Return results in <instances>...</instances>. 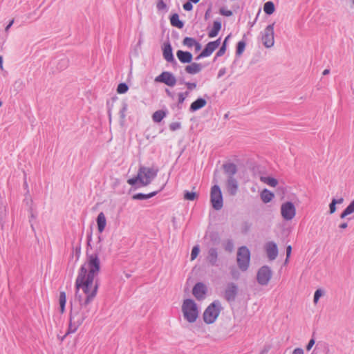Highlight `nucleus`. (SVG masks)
I'll list each match as a JSON object with an SVG mask.
<instances>
[{
	"instance_id": "obj_1",
	"label": "nucleus",
	"mask_w": 354,
	"mask_h": 354,
	"mask_svg": "<svg viewBox=\"0 0 354 354\" xmlns=\"http://www.w3.org/2000/svg\"><path fill=\"white\" fill-rule=\"evenodd\" d=\"M97 281L77 277L75 280L76 297L80 304L79 308H72L67 334L74 333L88 317L91 312L90 304L97 295Z\"/></svg>"
},
{
	"instance_id": "obj_2",
	"label": "nucleus",
	"mask_w": 354,
	"mask_h": 354,
	"mask_svg": "<svg viewBox=\"0 0 354 354\" xmlns=\"http://www.w3.org/2000/svg\"><path fill=\"white\" fill-rule=\"evenodd\" d=\"M102 236H98V241L92 251L87 250L85 262L82 265L77 274V277L97 281V276L100 271V254L102 252L103 245L102 243Z\"/></svg>"
},
{
	"instance_id": "obj_3",
	"label": "nucleus",
	"mask_w": 354,
	"mask_h": 354,
	"mask_svg": "<svg viewBox=\"0 0 354 354\" xmlns=\"http://www.w3.org/2000/svg\"><path fill=\"white\" fill-rule=\"evenodd\" d=\"M158 172L157 168L140 166L137 176L129 178L127 183L130 185H136L138 183L141 186H147L156 177Z\"/></svg>"
},
{
	"instance_id": "obj_4",
	"label": "nucleus",
	"mask_w": 354,
	"mask_h": 354,
	"mask_svg": "<svg viewBox=\"0 0 354 354\" xmlns=\"http://www.w3.org/2000/svg\"><path fill=\"white\" fill-rule=\"evenodd\" d=\"M181 311L184 319L189 324H193L199 317L201 308L193 299H186L183 301Z\"/></svg>"
},
{
	"instance_id": "obj_5",
	"label": "nucleus",
	"mask_w": 354,
	"mask_h": 354,
	"mask_svg": "<svg viewBox=\"0 0 354 354\" xmlns=\"http://www.w3.org/2000/svg\"><path fill=\"white\" fill-rule=\"evenodd\" d=\"M221 306L219 301L212 303L203 313V320L207 324L215 322L221 312Z\"/></svg>"
},
{
	"instance_id": "obj_6",
	"label": "nucleus",
	"mask_w": 354,
	"mask_h": 354,
	"mask_svg": "<svg viewBox=\"0 0 354 354\" xmlns=\"http://www.w3.org/2000/svg\"><path fill=\"white\" fill-rule=\"evenodd\" d=\"M250 261V252L245 246H242L239 248L237 252V263L239 268L245 271L248 270Z\"/></svg>"
},
{
	"instance_id": "obj_7",
	"label": "nucleus",
	"mask_w": 354,
	"mask_h": 354,
	"mask_svg": "<svg viewBox=\"0 0 354 354\" xmlns=\"http://www.w3.org/2000/svg\"><path fill=\"white\" fill-rule=\"evenodd\" d=\"M210 201L212 207L216 210H219L223 207V200L221 190L218 185H215L211 188Z\"/></svg>"
},
{
	"instance_id": "obj_8",
	"label": "nucleus",
	"mask_w": 354,
	"mask_h": 354,
	"mask_svg": "<svg viewBox=\"0 0 354 354\" xmlns=\"http://www.w3.org/2000/svg\"><path fill=\"white\" fill-rule=\"evenodd\" d=\"M274 24H270L261 32V41L266 48H271L274 44Z\"/></svg>"
},
{
	"instance_id": "obj_9",
	"label": "nucleus",
	"mask_w": 354,
	"mask_h": 354,
	"mask_svg": "<svg viewBox=\"0 0 354 354\" xmlns=\"http://www.w3.org/2000/svg\"><path fill=\"white\" fill-rule=\"evenodd\" d=\"M280 212L285 221H291L296 215V207L293 203L286 201L281 204Z\"/></svg>"
},
{
	"instance_id": "obj_10",
	"label": "nucleus",
	"mask_w": 354,
	"mask_h": 354,
	"mask_svg": "<svg viewBox=\"0 0 354 354\" xmlns=\"http://www.w3.org/2000/svg\"><path fill=\"white\" fill-rule=\"evenodd\" d=\"M272 277V270L270 267L264 266L261 267L257 272V279L261 286L267 285Z\"/></svg>"
},
{
	"instance_id": "obj_11",
	"label": "nucleus",
	"mask_w": 354,
	"mask_h": 354,
	"mask_svg": "<svg viewBox=\"0 0 354 354\" xmlns=\"http://www.w3.org/2000/svg\"><path fill=\"white\" fill-rule=\"evenodd\" d=\"M155 82L164 83L170 87H173L176 85L177 80L173 73L168 71H164L156 77Z\"/></svg>"
},
{
	"instance_id": "obj_12",
	"label": "nucleus",
	"mask_w": 354,
	"mask_h": 354,
	"mask_svg": "<svg viewBox=\"0 0 354 354\" xmlns=\"http://www.w3.org/2000/svg\"><path fill=\"white\" fill-rule=\"evenodd\" d=\"M221 44V38L218 39L209 41L205 46L203 50L196 57V60H199L201 58L207 57L210 56L212 53L220 46Z\"/></svg>"
},
{
	"instance_id": "obj_13",
	"label": "nucleus",
	"mask_w": 354,
	"mask_h": 354,
	"mask_svg": "<svg viewBox=\"0 0 354 354\" xmlns=\"http://www.w3.org/2000/svg\"><path fill=\"white\" fill-rule=\"evenodd\" d=\"M206 291L205 285L203 283H197L193 288L192 293L197 299L201 300L205 298Z\"/></svg>"
},
{
	"instance_id": "obj_14",
	"label": "nucleus",
	"mask_w": 354,
	"mask_h": 354,
	"mask_svg": "<svg viewBox=\"0 0 354 354\" xmlns=\"http://www.w3.org/2000/svg\"><path fill=\"white\" fill-rule=\"evenodd\" d=\"M265 249L270 260H274L277 258L278 255V248L274 242H268L265 245Z\"/></svg>"
},
{
	"instance_id": "obj_15",
	"label": "nucleus",
	"mask_w": 354,
	"mask_h": 354,
	"mask_svg": "<svg viewBox=\"0 0 354 354\" xmlns=\"http://www.w3.org/2000/svg\"><path fill=\"white\" fill-rule=\"evenodd\" d=\"M218 254L216 248H210L207 253L206 260L212 266H217Z\"/></svg>"
},
{
	"instance_id": "obj_16",
	"label": "nucleus",
	"mask_w": 354,
	"mask_h": 354,
	"mask_svg": "<svg viewBox=\"0 0 354 354\" xmlns=\"http://www.w3.org/2000/svg\"><path fill=\"white\" fill-rule=\"evenodd\" d=\"M237 290L238 288L234 283H229L225 292V297L227 301H234L236 296Z\"/></svg>"
},
{
	"instance_id": "obj_17",
	"label": "nucleus",
	"mask_w": 354,
	"mask_h": 354,
	"mask_svg": "<svg viewBox=\"0 0 354 354\" xmlns=\"http://www.w3.org/2000/svg\"><path fill=\"white\" fill-rule=\"evenodd\" d=\"M226 186L230 194L234 196L237 193L239 185L237 180L233 176L228 177Z\"/></svg>"
},
{
	"instance_id": "obj_18",
	"label": "nucleus",
	"mask_w": 354,
	"mask_h": 354,
	"mask_svg": "<svg viewBox=\"0 0 354 354\" xmlns=\"http://www.w3.org/2000/svg\"><path fill=\"white\" fill-rule=\"evenodd\" d=\"M162 51L163 57L166 61L171 63L175 62V59L172 53V48L169 42L164 44Z\"/></svg>"
},
{
	"instance_id": "obj_19",
	"label": "nucleus",
	"mask_w": 354,
	"mask_h": 354,
	"mask_svg": "<svg viewBox=\"0 0 354 354\" xmlns=\"http://www.w3.org/2000/svg\"><path fill=\"white\" fill-rule=\"evenodd\" d=\"M203 66L200 63L192 62L189 65L186 66L185 71L190 75H195L200 73Z\"/></svg>"
},
{
	"instance_id": "obj_20",
	"label": "nucleus",
	"mask_w": 354,
	"mask_h": 354,
	"mask_svg": "<svg viewBox=\"0 0 354 354\" xmlns=\"http://www.w3.org/2000/svg\"><path fill=\"white\" fill-rule=\"evenodd\" d=\"M176 56L181 63L188 64L192 62V54L189 52L179 50L176 52Z\"/></svg>"
},
{
	"instance_id": "obj_21",
	"label": "nucleus",
	"mask_w": 354,
	"mask_h": 354,
	"mask_svg": "<svg viewBox=\"0 0 354 354\" xmlns=\"http://www.w3.org/2000/svg\"><path fill=\"white\" fill-rule=\"evenodd\" d=\"M207 104V101L203 98H198L196 100L193 102L189 107V111L191 112L196 111L202 108H203Z\"/></svg>"
},
{
	"instance_id": "obj_22",
	"label": "nucleus",
	"mask_w": 354,
	"mask_h": 354,
	"mask_svg": "<svg viewBox=\"0 0 354 354\" xmlns=\"http://www.w3.org/2000/svg\"><path fill=\"white\" fill-rule=\"evenodd\" d=\"M96 221H97L98 232L100 233L103 232L106 227V216L103 212L99 213V214L97 215Z\"/></svg>"
},
{
	"instance_id": "obj_23",
	"label": "nucleus",
	"mask_w": 354,
	"mask_h": 354,
	"mask_svg": "<svg viewBox=\"0 0 354 354\" xmlns=\"http://www.w3.org/2000/svg\"><path fill=\"white\" fill-rule=\"evenodd\" d=\"M221 29V22L219 20H215L213 23L212 28L208 32V37L210 38L215 37L218 35Z\"/></svg>"
},
{
	"instance_id": "obj_24",
	"label": "nucleus",
	"mask_w": 354,
	"mask_h": 354,
	"mask_svg": "<svg viewBox=\"0 0 354 354\" xmlns=\"http://www.w3.org/2000/svg\"><path fill=\"white\" fill-rule=\"evenodd\" d=\"M274 196V194L267 189H263L261 193V198L265 203L270 202L273 199Z\"/></svg>"
},
{
	"instance_id": "obj_25",
	"label": "nucleus",
	"mask_w": 354,
	"mask_h": 354,
	"mask_svg": "<svg viewBox=\"0 0 354 354\" xmlns=\"http://www.w3.org/2000/svg\"><path fill=\"white\" fill-rule=\"evenodd\" d=\"M167 115V111L158 110L153 113L152 120L154 122H160Z\"/></svg>"
},
{
	"instance_id": "obj_26",
	"label": "nucleus",
	"mask_w": 354,
	"mask_h": 354,
	"mask_svg": "<svg viewBox=\"0 0 354 354\" xmlns=\"http://www.w3.org/2000/svg\"><path fill=\"white\" fill-rule=\"evenodd\" d=\"M223 169L229 176H233L236 173V166L233 163H227L223 165Z\"/></svg>"
},
{
	"instance_id": "obj_27",
	"label": "nucleus",
	"mask_w": 354,
	"mask_h": 354,
	"mask_svg": "<svg viewBox=\"0 0 354 354\" xmlns=\"http://www.w3.org/2000/svg\"><path fill=\"white\" fill-rule=\"evenodd\" d=\"M170 23L173 26L178 28H182L184 26L183 22L179 19V16L176 13L171 16Z\"/></svg>"
},
{
	"instance_id": "obj_28",
	"label": "nucleus",
	"mask_w": 354,
	"mask_h": 354,
	"mask_svg": "<svg viewBox=\"0 0 354 354\" xmlns=\"http://www.w3.org/2000/svg\"><path fill=\"white\" fill-rule=\"evenodd\" d=\"M158 193V192H151L147 194L138 193V194H134L133 196V199H134V200H146V199H149V198L153 197Z\"/></svg>"
},
{
	"instance_id": "obj_29",
	"label": "nucleus",
	"mask_w": 354,
	"mask_h": 354,
	"mask_svg": "<svg viewBox=\"0 0 354 354\" xmlns=\"http://www.w3.org/2000/svg\"><path fill=\"white\" fill-rule=\"evenodd\" d=\"M260 180L263 183L272 187H276L278 184L277 180L274 178L270 176H261Z\"/></svg>"
},
{
	"instance_id": "obj_30",
	"label": "nucleus",
	"mask_w": 354,
	"mask_h": 354,
	"mask_svg": "<svg viewBox=\"0 0 354 354\" xmlns=\"http://www.w3.org/2000/svg\"><path fill=\"white\" fill-rule=\"evenodd\" d=\"M354 212V200L346 207L344 212L341 214L340 218H344L347 216Z\"/></svg>"
},
{
	"instance_id": "obj_31",
	"label": "nucleus",
	"mask_w": 354,
	"mask_h": 354,
	"mask_svg": "<svg viewBox=\"0 0 354 354\" xmlns=\"http://www.w3.org/2000/svg\"><path fill=\"white\" fill-rule=\"evenodd\" d=\"M274 5L272 1H267L263 6V11L267 15H272L274 12Z\"/></svg>"
},
{
	"instance_id": "obj_32",
	"label": "nucleus",
	"mask_w": 354,
	"mask_h": 354,
	"mask_svg": "<svg viewBox=\"0 0 354 354\" xmlns=\"http://www.w3.org/2000/svg\"><path fill=\"white\" fill-rule=\"evenodd\" d=\"M59 301L60 311L62 313H64V311L65 310V305L66 303V293L64 292H60Z\"/></svg>"
},
{
	"instance_id": "obj_33",
	"label": "nucleus",
	"mask_w": 354,
	"mask_h": 354,
	"mask_svg": "<svg viewBox=\"0 0 354 354\" xmlns=\"http://www.w3.org/2000/svg\"><path fill=\"white\" fill-rule=\"evenodd\" d=\"M183 44L188 48H192L196 44V40L194 38L187 37L183 39Z\"/></svg>"
},
{
	"instance_id": "obj_34",
	"label": "nucleus",
	"mask_w": 354,
	"mask_h": 354,
	"mask_svg": "<svg viewBox=\"0 0 354 354\" xmlns=\"http://www.w3.org/2000/svg\"><path fill=\"white\" fill-rule=\"evenodd\" d=\"M324 294V292L323 290L322 289H317L315 292V294H314V297H313V303L315 304H317L319 301V299H320L321 297H322Z\"/></svg>"
},
{
	"instance_id": "obj_35",
	"label": "nucleus",
	"mask_w": 354,
	"mask_h": 354,
	"mask_svg": "<svg viewBox=\"0 0 354 354\" xmlns=\"http://www.w3.org/2000/svg\"><path fill=\"white\" fill-rule=\"evenodd\" d=\"M200 252V247L198 245H196L193 247L191 252V260H194L198 255Z\"/></svg>"
},
{
	"instance_id": "obj_36",
	"label": "nucleus",
	"mask_w": 354,
	"mask_h": 354,
	"mask_svg": "<svg viewBox=\"0 0 354 354\" xmlns=\"http://www.w3.org/2000/svg\"><path fill=\"white\" fill-rule=\"evenodd\" d=\"M245 47V44L244 41H239V43L237 44V47H236V53L238 55H241L243 53V52L244 51Z\"/></svg>"
},
{
	"instance_id": "obj_37",
	"label": "nucleus",
	"mask_w": 354,
	"mask_h": 354,
	"mask_svg": "<svg viewBox=\"0 0 354 354\" xmlns=\"http://www.w3.org/2000/svg\"><path fill=\"white\" fill-rule=\"evenodd\" d=\"M128 86L125 83H120L118 86L117 91L118 93L123 94L128 91Z\"/></svg>"
},
{
	"instance_id": "obj_38",
	"label": "nucleus",
	"mask_w": 354,
	"mask_h": 354,
	"mask_svg": "<svg viewBox=\"0 0 354 354\" xmlns=\"http://www.w3.org/2000/svg\"><path fill=\"white\" fill-rule=\"evenodd\" d=\"M196 197V194L195 192H185V195H184V198L186 200H188V201H194Z\"/></svg>"
},
{
	"instance_id": "obj_39",
	"label": "nucleus",
	"mask_w": 354,
	"mask_h": 354,
	"mask_svg": "<svg viewBox=\"0 0 354 354\" xmlns=\"http://www.w3.org/2000/svg\"><path fill=\"white\" fill-rule=\"evenodd\" d=\"M181 128V124L178 122H174L169 124V129L172 131H175Z\"/></svg>"
},
{
	"instance_id": "obj_40",
	"label": "nucleus",
	"mask_w": 354,
	"mask_h": 354,
	"mask_svg": "<svg viewBox=\"0 0 354 354\" xmlns=\"http://www.w3.org/2000/svg\"><path fill=\"white\" fill-rule=\"evenodd\" d=\"M127 111V104L124 103L122 109L120 111V118L124 119L126 117V111Z\"/></svg>"
},
{
	"instance_id": "obj_41",
	"label": "nucleus",
	"mask_w": 354,
	"mask_h": 354,
	"mask_svg": "<svg viewBox=\"0 0 354 354\" xmlns=\"http://www.w3.org/2000/svg\"><path fill=\"white\" fill-rule=\"evenodd\" d=\"M225 249L228 252H232L234 250V243L232 241L229 240L227 241L225 245Z\"/></svg>"
},
{
	"instance_id": "obj_42",
	"label": "nucleus",
	"mask_w": 354,
	"mask_h": 354,
	"mask_svg": "<svg viewBox=\"0 0 354 354\" xmlns=\"http://www.w3.org/2000/svg\"><path fill=\"white\" fill-rule=\"evenodd\" d=\"M225 50L226 48H225V45H222L220 49L216 53L214 59H216L217 57L223 56L225 54Z\"/></svg>"
},
{
	"instance_id": "obj_43",
	"label": "nucleus",
	"mask_w": 354,
	"mask_h": 354,
	"mask_svg": "<svg viewBox=\"0 0 354 354\" xmlns=\"http://www.w3.org/2000/svg\"><path fill=\"white\" fill-rule=\"evenodd\" d=\"M219 12L221 15H222L223 16H226V17H230V16L232 15V12L231 10H226L223 8L220 9Z\"/></svg>"
},
{
	"instance_id": "obj_44",
	"label": "nucleus",
	"mask_w": 354,
	"mask_h": 354,
	"mask_svg": "<svg viewBox=\"0 0 354 354\" xmlns=\"http://www.w3.org/2000/svg\"><path fill=\"white\" fill-rule=\"evenodd\" d=\"M183 9L186 11H191L193 9V6L192 2L189 0L186 3H185L183 6Z\"/></svg>"
},
{
	"instance_id": "obj_45",
	"label": "nucleus",
	"mask_w": 354,
	"mask_h": 354,
	"mask_svg": "<svg viewBox=\"0 0 354 354\" xmlns=\"http://www.w3.org/2000/svg\"><path fill=\"white\" fill-rule=\"evenodd\" d=\"M185 84L186 87L187 88V89L189 91H192V90L195 89L197 86L196 83H195V82H185Z\"/></svg>"
},
{
	"instance_id": "obj_46",
	"label": "nucleus",
	"mask_w": 354,
	"mask_h": 354,
	"mask_svg": "<svg viewBox=\"0 0 354 354\" xmlns=\"http://www.w3.org/2000/svg\"><path fill=\"white\" fill-rule=\"evenodd\" d=\"M336 202L335 201H331L330 205H329V209H330V214H333L335 212L336 210Z\"/></svg>"
},
{
	"instance_id": "obj_47",
	"label": "nucleus",
	"mask_w": 354,
	"mask_h": 354,
	"mask_svg": "<svg viewBox=\"0 0 354 354\" xmlns=\"http://www.w3.org/2000/svg\"><path fill=\"white\" fill-rule=\"evenodd\" d=\"M315 343V341L313 338L310 339V341L308 342V343L306 346V350L310 351L312 348V347L314 346Z\"/></svg>"
},
{
	"instance_id": "obj_48",
	"label": "nucleus",
	"mask_w": 354,
	"mask_h": 354,
	"mask_svg": "<svg viewBox=\"0 0 354 354\" xmlns=\"http://www.w3.org/2000/svg\"><path fill=\"white\" fill-rule=\"evenodd\" d=\"M178 104H183L185 100V95H184V93H179L178 95Z\"/></svg>"
},
{
	"instance_id": "obj_49",
	"label": "nucleus",
	"mask_w": 354,
	"mask_h": 354,
	"mask_svg": "<svg viewBox=\"0 0 354 354\" xmlns=\"http://www.w3.org/2000/svg\"><path fill=\"white\" fill-rule=\"evenodd\" d=\"M292 354H304V353L302 348H297L293 350Z\"/></svg>"
},
{
	"instance_id": "obj_50",
	"label": "nucleus",
	"mask_w": 354,
	"mask_h": 354,
	"mask_svg": "<svg viewBox=\"0 0 354 354\" xmlns=\"http://www.w3.org/2000/svg\"><path fill=\"white\" fill-rule=\"evenodd\" d=\"M226 73V69L225 68H222L219 70L218 71V77H221L222 76H223Z\"/></svg>"
},
{
	"instance_id": "obj_51",
	"label": "nucleus",
	"mask_w": 354,
	"mask_h": 354,
	"mask_svg": "<svg viewBox=\"0 0 354 354\" xmlns=\"http://www.w3.org/2000/svg\"><path fill=\"white\" fill-rule=\"evenodd\" d=\"M166 7V5L165 3L162 1H160L157 4V8L160 10V9H163Z\"/></svg>"
},
{
	"instance_id": "obj_52",
	"label": "nucleus",
	"mask_w": 354,
	"mask_h": 354,
	"mask_svg": "<svg viewBox=\"0 0 354 354\" xmlns=\"http://www.w3.org/2000/svg\"><path fill=\"white\" fill-rule=\"evenodd\" d=\"M291 252H292V247H291V245L287 246V248H286V256H287L288 258H290Z\"/></svg>"
},
{
	"instance_id": "obj_53",
	"label": "nucleus",
	"mask_w": 354,
	"mask_h": 354,
	"mask_svg": "<svg viewBox=\"0 0 354 354\" xmlns=\"http://www.w3.org/2000/svg\"><path fill=\"white\" fill-rule=\"evenodd\" d=\"M14 24V19H12L9 24L6 26V28H5V30L6 32L8 31V30L10 28V27L12 26V24Z\"/></svg>"
},
{
	"instance_id": "obj_54",
	"label": "nucleus",
	"mask_w": 354,
	"mask_h": 354,
	"mask_svg": "<svg viewBox=\"0 0 354 354\" xmlns=\"http://www.w3.org/2000/svg\"><path fill=\"white\" fill-rule=\"evenodd\" d=\"M62 62H63V66L60 67V69H63L68 64V60L66 59H63Z\"/></svg>"
},
{
	"instance_id": "obj_55",
	"label": "nucleus",
	"mask_w": 354,
	"mask_h": 354,
	"mask_svg": "<svg viewBox=\"0 0 354 354\" xmlns=\"http://www.w3.org/2000/svg\"><path fill=\"white\" fill-rule=\"evenodd\" d=\"M194 47L195 48V50H196V51H198V50H201V45L198 41H196V44H195V45L194 46Z\"/></svg>"
},
{
	"instance_id": "obj_56",
	"label": "nucleus",
	"mask_w": 354,
	"mask_h": 354,
	"mask_svg": "<svg viewBox=\"0 0 354 354\" xmlns=\"http://www.w3.org/2000/svg\"><path fill=\"white\" fill-rule=\"evenodd\" d=\"M344 199L343 198H339V199H335L333 198L332 201H335L336 204H341L343 202Z\"/></svg>"
},
{
	"instance_id": "obj_57",
	"label": "nucleus",
	"mask_w": 354,
	"mask_h": 354,
	"mask_svg": "<svg viewBox=\"0 0 354 354\" xmlns=\"http://www.w3.org/2000/svg\"><path fill=\"white\" fill-rule=\"evenodd\" d=\"M347 226H348V225H347V223H342V224H340V225H339V227L340 229H345V228H346V227H347Z\"/></svg>"
},
{
	"instance_id": "obj_58",
	"label": "nucleus",
	"mask_w": 354,
	"mask_h": 354,
	"mask_svg": "<svg viewBox=\"0 0 354 354\" xmlns=\"http://www.w3.org/2000/svg\"><path fill=\"white\" fill-rule=\"evenodd\" d=\"M230 35H227L225 38V40L223 43V45H225V48H226V46H227V40L229 39Z\"/></svg>"
},
{
	"instance_id": "obj_59",
	"label": "nucleus",
	"mask_w": 354,
	"mask_h": 354,
	"mask_svg": "<svg viewBox=\"0 0 354 354\" xmlns=\"http://www.w3.org/2000/svg\"><path fill=\"white\" fill-rule=\"evenodd\" d=\"M329 73H330L329 69H325V70L323 71L322 74H323V75H328Z\"/></svg>"
},
{
	"instance_id": "obj_60",
	"label": "nucleus",
	"mask_w": 354,
	"mask_h": 354,
	"mask_svg": "<svg viewBox=\"0 0 354 354\" xmlns=\"http://www.w3.org/2000/svg\"><path fill=\"white\" fill-rule=\"evenodd\" d=\"M0 68L3 69V57L0 56Z\"/></svg>"
},
{
	"instance_id": "obj_61",
	"label": "nucleus",
	"mask_w": 354,
	"mask_h": 354,
	"mask_svg": "<svg viewBox=\"0 0 354 354\" xmlns=\"http://www.w3.org/2000/svg\"><path fill=\"white\" fill-rule=\"evenodd\" d=\"M165 91L169 96H172V94L169 89H166Z\"/></svg>"
},
{
	"instance_id": "obj_62",
	"label": "nucleus",
	"mask_w": 354,
	"mask_h": 354,
	"mask_svg": "<svg viewBox=\"0 0 354 354\" xmlns=\"http://www.w3.org/2000/svg\"><path fill=\"white\" fill-rule=\"evenodd\" d=\"M35 218V216L33 215V214H31V218L30 220V222L31 223V226L32 227V219Z\"/></svg>"
},
{
	"instance_id": "obj_63",
	"label": "nucleus",
	"mask_w": 354,
	"mask_h": 354,
	"mask_svg": "<svg viewBox=\"0 0 354 354\" xmlns=\"http://www.w3.org/2000/svg\"><path fill=\"white\" fill-rule=\"evenodd\" d=\"M192 3H197L199 2L200 0H189Z\"/></svg>"
},
{
	"instance_id": "obj_64",
	"label": "nucleus",
	"mask_w": 354,
	"mask_h": 354,
	"mask_svg": "<svg viewBox=\"0 0 354 354\" xmlns=\"http://www.w3.org/2000/svg\"><path fill=\"white\" fill-rule=\"evenodd\" d=\"M184 93V95H185V98L186 99V97L189 95V92L188 91H186Z\"/></svg>"
}]
</instances>
